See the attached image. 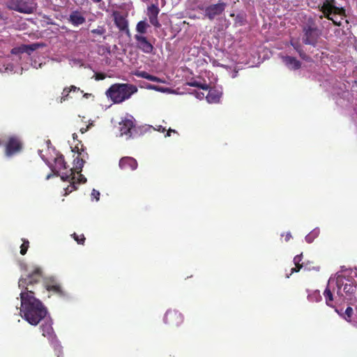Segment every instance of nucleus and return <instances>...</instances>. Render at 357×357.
<instances>
[{
  "label": "nucleus",
  "mask_w": 357,
  "mask_h": 357,
  "mask_svg": "<svg viewBox=\"0 0 357 357\" xmlns=\"http://www.w3.org/2000/svg\"><path fill=\"white\" fill-rule=\"evenodd\" d=\"M43 273L40 268L25 278H21L18 282L20 293L22 317L33 326L38 325L47 315V310L42 302L35 297V286L41 280Z\"/></svg>",
  "instance_id": "1"
},
{
  "label": "nucleus",
  "mask_w": 357,
  "mask_h": 357,
  "mask_svg": "<svg viewBox=\"0 0 357 357\" xmlns=\"http://www.w3.org/2000/svg\"><path fill=\"white\" fill-rule=\"evenodd\" d=\"M137 92V87L131 84L116 83L110 86L106 91V96L114 104H120L128 100Z\"/></svg>",
  "instance_id": "2"
},
{
  "label": "nucleus",
  "mask_w": 357,
  "mask_h": 357,
  "mask_svg": "<svg viewBox=\"0 0 357 357\" xmlns=\"http://www.w3.org/2000/svg\"><path fill=\"white\" fill-rule=\"evenodd\" d=\"M302 41L305 45L316 47L321 36L314 18L310 17L302 25Z\"/></svg>",
  "instance_id": "3"
},
{
  "label": "nucleus",
  "mask_w": 357,
  "mask_h": 357,
  "mask_svg": "<svg viewBox=\"0 0 357 357\" xmlns=\"http://www.w3.org/2000/svg\"><path fill=\"white\" fill-rule=\"evenodd\" d=\"M336 3V0H323L322 3L319 6V9L322 13L319 15V19L321 20L326 17L331 21L334 25L341 26L342 25L341 21H336L333 15L347 17L346 10L344 7L337 6Z\"/></svg>",
  "instance_id": "4"
},
{
  "label": "nucleus",
  "mask_w": 357,
  "mask_h": 357,
  "mask_svg": "<svg viewBox=\"0 0 357 357\" xmlns=\"http://www.w3.org/2000/svg\"><path fill=\"white\" fill-rule=\"evenodd\" d=\"M51 168L55 174H61V178L63 181H71L73 180V170L68 168L62 154H57L54 158V165Z\"/></svg>",
  "instance_id": "5"
},
{
  "label": "nucleus",
  "mask_w": 357,
  "mask_h": 357,
  "mask_svg": "<svg viewBox=\"0 0 357 357\" xmlns=\"http://www.w3.org/2000/svg\"><path fill=\"white\" fill-rule=\"evenodd\" d=\"M226 8L227 3L222 0H219L218 3L211 4L205 8L204 15L210 20H213L215 17L222 15Z\"/></svg>",
  "instance_id": "6"
},
{
  "label": "nucleus",
  "mask_w": 357,
  "mask_h": 357,
  "mask_svg": "<svg viewBox=\"0 0 357 357\" xmlns=\"http://www.w3.org/2000/svg\"><path fill=\"white\" fill-rule=\"evenodd\" d=\"M114 24L120 31L124 32L128 36H130V31L128 27V20H127V14L123 15L118 10L112 13Z\"/></svg>",
  "instance_id": "7"
},
{
  "label": "nucleus",
  "mask_w": 357,
  "mask_h": 357,
  "mask_svg": "<svg viewBox=\"0 0 357 357\" xmlns=\"http://www.w3.org/2000/svg\"><path fill=\"white\" fill-rule=\"evenodd\" d=\"M164 321L172 327H177L183 323V316L177 310H169L165 314Z\"/></svg>",
  "instance_id": "8"
},
{
  "label": "nucleus",
  "mask_w": 357,
  "mask_h": 357,
  "mask_svg": "<svg viewBox=\"0 0 357 357\" xmlns=\"http://www.w3.org/2000/svg\"><path fill=\"white\" fill-rule=\"evenodd\" d=\"M136 43V47L145 54H151L154 50L153 43L147 38V37L135 34L134 36Z\"/></svg>",
  "instance_id": "9"
},
{
  "label": "nucleus",
  "mask_w": 357,
  "mask_h": 357,
  "mask_svg": "<svg viewBox=\"0 0 357 357\" xmlns=\"http://www.w3.org/2000/svg\"><path fill=\"white\" fill-rule=\"evenodd\" d=\"M135 125L134 119L130 116L129 119H124L119 123V130L121 135H126L127 138L132 137V130L135 129Z\"/></svg>",
  "instance_id": "10"
},
{
  "label": "nucleus",
  "mask_w": 357,
  "mask_h": 357,
  "mask_svg": "<svg viewBox=\"0 0 357 357\" xmlns=\"http://www.w3.org/2000/svg\"><path fill=\"white\" fill-rule=\"evenodd\" d=\"M35 1L36 0H16L17 3L14 9L22 13H32L36 5Z\"/></svg>",
  "instance_id": "11"
},
{
  "label": "nucleus",
  "mask_w": 357,
  "mask_h": 357,
  "mask_svg": "<svg viewBox=\"0 0 357 357\" xmlns=\"http://www.w3.org/2000/svg\"><path fill=\"white\" fill-rule=\"evenodd\" d=\"M22 143L17 137H10L6 146V154L11 156L22 149Z\"/></svg>",
  "instance_id": "12"
},
{
  "label": "nucleus",
  "mask_w": 357,
  "mask_h": 357,
  "mask_svg": "<svg viewBox=\"0 0 357 357\" xmlns=\"http://www.w3.org/2000/svg\"><path fill=\"white\" fill-rule=\"evenodd\" d=\"M45 288L48 291H52L55 294H57L59 296H63L64 293L60 286V284L58 283V282L53 278H47L45 282Z\"/></svg>",
  "instance_id": "13"
},
{
  "label": "nucleus",
  "mask_w": 357,
  "mask_h": 357,
  "mask_svg": "<svg viewBox=\"0 0 357 357\" xmlns=\"http://www.w3.org/2000/svg\"><path fill=\"white\" fill-rule=\"evenodd\" d=\"M160 12V9L155 4H151L148 7V16L150 23L154 26L159 28L161 24L158 20V15Z\"/></svg>",
  "instance_id": "14"
},
{
  "label": "nucleus",
  "mask_w": 357,
  "mask_h": 357,
  "mask_svg": "<svg viewBox=\"0 0 357 357\" xmlns=\"http://www.w3.org/2000/svg\"><path fill=\"white\" fill-rule=\"evenodd\" d=\"M85 163V161L82 158H79V156H77L74 160V165L75 167L73 169V178L70 185L71 189L69 190L70 192H72L73 190H77L76 183L75 182V172H76L77 174H79L82 171V167L84 166V164Z\"/></svg>",
  "instance_id": "15"
},
{
  "label": "nucleus",
  "mask_w": 357,
  "mask_h": 357,
  "mask_svg": "<svg viewBox=\"0 0 357 357\" xmlns=\"http://www.w3.org/2000/svg\"><path fill=\"white\" fill-rule=\"evenodd\" d=\"M137 160L132 157H123L119 161V167L124 170H135L137 167Z\"/></svg>",
  "instance_id": "16"
},
{
  "label": "nucleus",
  "mask_w": 357,
  "mask_h": 357,
  "mask_svg": "<svg viewBox=\"0 0 357 357\" xmlns=\"http://www.w3.org/2000/svg\"><path fill=\"white\" fill-rule=\"evenodd\" d=\"M68 20L75 26L82 25L86 22V19L83 14L77 10L71 12Z\"/></svg>",
  "instance_id": "17"
},
{
  "label": "nucleus",
  "mask_w": 357,
  "mask_h": 357,
  "mask_svg": "<svg viewBox=\"0 0 357 357\" xmlns=\"http://www.w3.org/2000/svg\"><path fill=\"white\" fill-rule=\"evenodd\" d=\"M42 335L49 340H53L55 334L52 328V323L50 320H45L40 326Z\"/></svg>",
  "instance_id": "18"
},
{
  "label": "nucleus",
  "mask_w": 357,
  "mask_h": 357,
  "mask_svg": "<svg viewBox=\"0 0 357 357\" xmlns=\"http://www.w3.org/2000/svg\"><path fill=\"white\" fill-rule=\"evenodd\" d=\"M285 65L291 70H298L301 67V63L295 57L285 56L282 58Z\"/></svg>",
  "instance_id": "19"
},
{
  "label": "nucleus",
  "mask_w": 357,
  "mask_h": 357,
  "mask_svg": "<svg viewBox=\"0 0 357 357\" xmlns=\"http://www.w3.org/2000/svg\"><path fill=\"white\" fill-rule=\"evenodd\" d=\"M133 74L138 77L144 78L151 82H155L158 83H165V81L164 79L156 76L150 75L146 71L137 70Z\"/></svg>",
  "instance_id": "20"
},
{
  "label": "nucleus",
  "mask_w": 357,
  "mask_h": 357,
  "mask_svg": "<svg viewBox=\"0 0 357 357\" xmlns=\"http://www.w3.org/2000/svg\"><path fill=\"white\" fill-rule=\"evenodd\" d=\"M208 94L206 96V99L208 103H217L220 101V97H221V93L214 89L211 88L208 89Z\"/></svg>",
  "instance_id": "21"
},
{
  "label": "nucleus",
  "mask_w": 357,
  "mask_h": 357,
  "mask_svg": "<svg viewBox=\"0 0 357 357\" xmlns=\"http://www.w3.org/2000/svg\"><path fill=\"white\" fill-rule=\"evenodd\" d=\"M149 27V24L145 21L142 20L137 22L136 25V34H140L144 36L147 32V29Z\"/></svg>",
  "instance_id": "22"
},
{
  "label": "nucleus",
  "mask_w": 357,
  "mask_h": 357,
  "mask_svg": "<svg viewBox=\"0 0 357 357\" xmlns=\"http://www.w3.org/2000/svg\"><path fill=\"white\" fill-rule=\"evenodd\" d=\"M291 45L298 53V54L301 59H303V60H307L308 56L305 52V51L302 48L301 45L298 43H291Z\"/></svg>",
  "instance_id": "23"
},
{
  "label": "nucleus",
  "mask_w": 357,
  "mask_h": 357,
  "mask_svg": "<svg viewBox=\"0 0 357 357\" xmlns=\"http://www.w3.org/2000/svg\"><path fill=\"white\" fill-rule=\"evenodd\" d=\"M324 296L326 299V303L328 306L332 307V302L333 301V295L328 287L326 288L324 291Z\"/></svg>",
  "instance_id": "24"
},
{
  "label": "nucleus",
  "mask_w": 357,
  "mask_h": 357,
  "mask_svg": "<svg viewBox=\"0 0 357 357\" xmlns=\"http://www.w3.org/2000/svg\"><path fill=\"white\" fill-rule=\"evenodd\" d=\"M187 84L190 86L197 87L203 90H208L209 89V86L206 83H201L196 80L188 82H187Z\"/></svg>",
  "instance_id": "25"
},
{
  "label": "nucleus",
  "mask_w": 357,
  "mask_h": 357,
  "mask_svg": "<svg viewBox=\"0 0 357 357\" xmlns=\"http://www.w3.org/2000/svg\"><path fill=\"white\" fill-rule=\"evenodd\" d=\"M319 229H314L305 236V241L308 243H310L319 236Z\"/></svg>",
  "instance_id": "26"
},
{
  "label": "nucleus",
  "mask_w": 357,
  "mask_h": 357,
  "mask_svg": "<svg viewBox=\"0 0 357 357\" xmlns=\"http://www.w3.org/2000/svg\"><path fill=\"white\" fill-rule=\"evenodd\" d=\"M70 92L69 91L68 87H65L61 93V96L60 97L59 102L62 103L63 102L68 100L69 96H70Z\"/></svg>",
  "instance_id": "27"
},
{
  "label": "nucleus",
  "mask_w": 357,
  "mask_h": 357,
  "mask_svg": "<svg viewBox=\"0 0 357 357\" xmlns=\"http://www.w3.org/2000/svg\"><path fill=\"white\" fill-rule=\"evenodd\" d=\"M22 241L23 243L20 246V254L22 255H24L26 253L28 248L29 247V242L26 239H22Z\"/></svg>",
  "instance_id": "28"
},
{
  "label": "nucleus",
  "mask_w": 357,
  "mask_h": 357,
  "mask_svg": "<svg viewBox=\"0 0 357 357\" xmlns=\"http://www.w3.org/2000/svg\"><path fill=\"white\" fill-rule=\"evenodd\" d=\"M40 46V44L38 43H33V44H31V45H23L22 49L23 50V51H26V52H28L29 50V51H35Z\"/></svg>",
  "instance_id": "29"
},
{
  "label": "nucleus",
  "mask_w": 357,
  "mask_h": 357,
  "mask_svg": "<svg viewBox=\"0 0 357 357\" xmlns=\"http://www.w3.org/2000/svg\"><path fill=\"white\" fill-rule=\"evenodd\" d=\"M73 238L75 241L77 242L78 244L84 245L85 241V237L84 234L77 235L75 233H74L73 235Z\"/></svg>",
  "instance_id": "30"
},
{
  "label": "nucleus",
  "mask_w": 357,
  "mask_h": 357,
  "mask_svg": "<svg viewBox=\"0 0 357 357\" xmlns=\"http://www.w3.org/2000/svg\"><path fill=\"white\" fill-rule=\"evenodd\" d=\"M352 314H353V308L351 307H347L345 310V312H344V318L347 321H351V318L352 317Z\"/></svg>",
  "instance_id": "31"
},
{
  "label": "nucleus",
  "mask_w": 357,
  "mask_h": 357,
  "mask_svg": "<svg viewBox=\"0 0 357 357\" xmlns=\"http://www.w3.org/2000/svg\"><path fill=\"white\" fill-rule=\"evenodd\" d=\"M146 89L154 90L156 91H160V92L165 91V89L162 87L157 86V85L150 84H149L146 86Z\"/></svg>",
  "instance_id": "32"
},
{
  "label": "nucleus",
  "mask_w": 357,
  "mask_h": 357,
  "mask_svg": "<svg viewBox=\"0 0 357 357\" xmlns=\"http://www.w3.org/2000/svg\"><path fill=\"white\" fill-rule=\"evenodd\" d=\"M91 196L92 199H95L96 201L100 199V192L96 189H93Z\"/></svg>",
  "instance_id": "33"
},
{
  "label": "nucleus",
  "mask_w": 357,
  "mask_h": 357,
  "mask_svg": "<svg viewBox=\"0 0 357 357\" xmlns=\"http://www.w3.org/2000/svg\"><path fill=\"white\" fill-rule=\"evenodd\" d=\"M105 30L102 27H99L98 29H95L91 30V33L97 35H102L105 33Z\"/></svg>",
  "instance_id": "34"
},
{
  "label": "nucleus",
  "mask_w": 357,
  "mask_h": 357,
  "mask_svg": "<svg viewBox=\"0 0 357 357\" xmlns=\"http://www.w3.org/2000/svg\"><path fill=\"white\" fill-rule=\"evenodd\" d=\"M302 267L303 264L301 263H298V264H295V267L291 269V273L289 275H291L294 273L298 272L302 268Z\"/></svg>",
  "instance_id": "35"
},
{
  "label": "nucleus",
  "mask_w": 357,
  "mask_h": 357,
  "mask_svg": "<svg viewBox=\"0 0 357 357\" xmlns=\"http://www.w3.org/2000/svg\"><path fill=\"white\" fill-rule=\"evenodd\" d=\"M302 267L303 264L301 263H298V264H295V267L291 269V273L289 275H291L294 273L298 272L302 268Z\"/></svg>",
  "instance_id": "36"
},
{
  "label": "nucleus",
  "mask_w": 357,
  "mask_h": 357,
  "mask_svg": "<svg viewBox=\"0 0 357 357\" xmlns=\"http://www.w3.org/2000/svg\"><path fill=\"white\" fill-rule=\"evenodd\" d=\"M355 290V287H352L351 285H349L346 284L344 287V291L346 293H353Z\"/></svg>",
  "instance_id": "37"
},
{
  "label": "nucleus",
  "mask_w": 357,
  "mask_h": 357,
  "mask_svg": "<svg viewBox=\"0 0 357 357\" xmlns=\"http://www.w3.org/2000/svg\"><path fill=\"white\" fill-rule=\"evenodd\" d=\"M105 77H106L105 74H104L102 73H96L95 74V79L96 80H102V79H105Z\"/></svg>",
  "instance_id": "38"
},
{
  "label": "nucleus",
  "mask_w": 357,
  "mask_h": 357,
  "mask_svg": "<svg viewBox=\"0 0 357 357\" xmlns=\"http://www.w3.org/2000/svg\"><path fill=\"white\" fill-rule=\"evenodd\" d=\"M302 259H303V255L302 254L297 255L294 258V264H298V263H301V261H302Z\"/></svg>",
  "instance_id": "39"
},
{
  "label": "nucleus",
  "mask_w": 357,
  "mask_h": 357,
  "mask_svg": "<svg viewBox=\"0 0 357 357\" xmlns=\"http://www.w3.org/2000/svg\"><path fill=\"white\" fill-rule=\"evenodd\" d=\"M86 182V178L79 173L77 183H84Z\"/></svg>",
  "instance_id": "40"
},
{
  "label": "nucleus",
  "mask_w": 357,
  "mask_h": 357,
  "mask_svg": "<svg viewBox=\"0 0 357 357\" xmlns=\"http://www.w3.org/2000/svg\"><path fill=\"white\" fill-rule=\"evenodd\" d=\"M69 89V91L70 92H77L79 91H80L79 88L74 86V85H71L70 87H68Z\"/></svg>",
  "instance_id": "41"
},
{
  "label": "nucleus",
  "mask_w": 357,
  "mask_h": 357,
  "mask_svg": "<svg viewBox=\"0 0 357 357\" xmlns=\"http://www.w3.org/2000/svg\"><path fill=\"white\" fill-rule=\"evenodd\" d=\"M195 96L199 99L202 100L204 98V93L202 92H196Z\"/></svg>",
  "instance_id": "42"
},
{
  "label": "nucleus",
  "mask_w": 357,
  "mask_h": 357,
  "mask_svg": "<svg viewBox=\"0 0 357 357\" xmlns=\"http://www.w3.org/2000/svg\"><path fill=\"white\" fill-rule=\"evenodd\" d=\"M171 132H174V133H176V131L175 130H173V129L169 128V129L167 130V134H166L165 137H167V136L169 137V136H170V133H171Z\"/></svg>",
  "instance_id": "43"
},
{
  "label": "nucleus",
  "mask_w": 357,
  "mask_h": 357,
  "mask_svg": "<svg viewBox=\"0 0 357 357\" xmlns=\"http://www.w3.org/2000/svg\"><path fill=\"white\" fill-rule=\"evenodd\" d=\"M291 238V234L289 232L287 233L286 236H285V241H288Z\"/></svg>",
  "instance_id": "44"
},
{
  "label": "nucleus",
  "mask_w": 357,
  "mask_h": 357,
  "mask_svg": "<svg viewBox=\"0 0 357 357\" xmlns=\"http://www.w3.org/2000/svg\"><path fill=\"white\" fill-rule=\"evenodd\" d=\"M158 131H161V132H165V128H163L162 126H159V128L158 129Z\"/></svg>",
  "instance_id": "45"
},
{
  "label": "nucleus",
  "mask_w": 357,
  "mask_h": 357,
  "mask_svg": "<svg viewBox=\"0 0 357 357\" xmlns=\"http://www.w3.org/2000/svg\"><path fill=\"white\" fill-rule=\"evenodd\" d=\"M87 128H88V127L81 128V129H80V132H81L82 134H83V133H84V132L86 131Z\"/></svg>",
  "instance_id": "46"
},
{
  "label": "nucleus",
  "mask_w": 357,
  "mask_h": 357,
  "mask_svg": "<svg viewBox=\"0 0 357 357\" xmlns=\"http://www.w3.org/2000/svg\"><path fill=\"white\" fill-rule=\"evenodd\" d=\"M94 3H100V1H102V0H91Z\"/></svg>",
  "instance_id": "47"
},
{
  "label": "nucleus",
  "mask_w": 357,
  "mask_h": 357,
  "mask_svg": "<svg viewBox=\"0 0 357 357\" xmlns=\"http://www.w3.org/2000/svg\"><path fill=\"white\" fill-rule=\"evenodd\" d=\"M73 139H75V138L77 137V134H76V133H74V134L73 135Z\"/></svg>",
  "instance_id": "48"
},
{
  "label": "nucleus",
  "mask_w": 357,
  "mask_h": 357,
  "mask_svg": "<svg viewBox=\"0 0 357 357\" xmlns=\"http://www.w3.org/2000/svg\"><path fill=\"white\" fill-rule=\"evenodd\" d=\"M342 17H341V19H340V20H338V19H335V17H334V19H335L336 21H341V22H342Z\"/></svg>",
  "instance_id": "49"
}]
</instances>
